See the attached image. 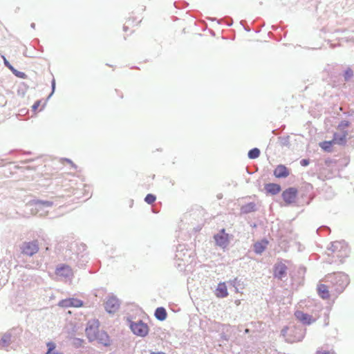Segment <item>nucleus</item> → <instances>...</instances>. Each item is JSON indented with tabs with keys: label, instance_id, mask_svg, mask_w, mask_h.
Wrapping results in <instances>:
<instances>
[{
	"label": "nucleus",
	"instance_id": "26",
	"mask_svg": "<svg viewBox=\"0 0 354 354\" xmlns=\"http://www.w3.org/2000/svg\"><path fill=\"white\" fill-rule=\"evenodd\" d=\"M353 75V71L351 68H348L344 73V77L346 81L350 80Z\"/></svg>",
	"mask_w": 354,
	"mask_h": 354
},
{
	"label": "nucleus",
	"instance_id": "20",
	"mask_svg": "<svg viewBox=\"0 0 354 354\" xmlns=\"http://www.w3.org/2000/svg\"><path fill=\"white\" fill-rule=\"evenodd\" d=\"M256 204L254 203H249L241 207V212L242 214H248L256 211Z\"/></svg>",
	"mask_w": 354,
	"mask_h": 354
},
{
	"label": "nucleus",
	"instance_id": "25",
	"mask_svg": "<svg viewBox=\"0 0 354 354\" xmlns=\"http://www.w3.org/2000/svg\"><path fill=\"white\" fill-rule=\"evenodd\" d=\"M260 156V150L257 148H254L249 151L248 157L250 159L257 158Z\"/></svg>",
	"mask_w": 354,
	"mask_h": 354
},
{
	"label": "nucleus",
	"instance_id": "11",
	"mask_svg": "<svg viewBox=\"0 0 354 354\" xmlns=\"http://www.w3.org/2000/svg\"><path fill=\"white\" fill-rule=\"evenodd\" d=\"M83 303L81 300L74 298H69L66 299H63L59 301V305L62 307H81Z\"/></svg>",
	"mask_w": 354,
	"mask_h": 354
},
{
	"label": "nucleus",
	"instance_id": "29",
	"mask_svg": "<svg viewBox=\"0 0 354 354\" xmlns=\"http://www.w3.org/2000/svg\"><path fill=\"white\" fill-rule=\"evenodd\" d=\"M10 71L18 77L24 78L26 77V74L24 73L18 71L14 67L12 68V70Z\"/></svg>",
	"mask_w": 354,
	"mask_h": 354
},
{
	"label": "nucleus",
	"instance_id": "21",
	"mask_svg": "<svg viewBox=\"0 0 354 354\" xmlns=\"http://www.w3.org/2000/svg\"><path fill=\"white\" fill-rule=\"evenodd\" d=\"M154 315L156 318L160 321L165 320L167 316V311L163 307L156 308Z\"/></svg>",
	"mask_w": 354,
	"mask_h": 354
},
{
	"label": "nucleus",
	"instance_id": "34",
	"mask_svg": "<svg viewBox=\"0 0 354 354\" xmlns=\"http://www.w3.org/2000/svg\"><path fill=\"white\" fill-rule=\"evenodd\" d=\"M10 340V335H4L2 338V341L6 343L7 342H9Z\"/></svg>",
	"mask_w": 354,
	"mask_h": 354
},
{
	"label": "nucleus",
	"instance_id": "18",
	"mask_svg": "<svg viewBox=\"0 0 354 354\" xmlns=\"http://www.w3.org/2000/svg\"><path fill=\"white\" fill-rule=\"evenodd\" d=\"M318 295L323 299H328L330 298V292L328 287L325 284H319L317 286Z\"/></svg>",
	"mask_w": 354,
	"mask_h": 354
},
{
	"label": "nucleus",
	"instance_id": "17",
	"mask_svg": "<svg viewBox=\"0 0 354 354\" xmlns=\"http://www.w3.org/2000/svg\"><path fill=\"white\" fill-rule=\"evenodd\" d=\"M95 341L104 346H109L111 343L109 335L104 331H100Z\"/></svg>",
	"mask_w": 354,
	"mask_h": 354
},
{
	"label": "nucleus",
	"instance_id": "16",
	"mask_svg": "<svg viewBox=\"0 0 354 354\" xmlns=\"http://www.w3.org/2000/svg\"><path fill=\"white\" fill-rule=\"evenodd\" d=\"M266 194L271 195H276L279 194L281 190V186L276 183H268L264 186Z\"/></svg>",
	"mask_w": 354,
	"mask_h": 354
},
{
	"label": "nucleus",
	"instance_id": "31",
	"mask_svg": "<svg viewBox=\"0 0 354 354\" xmlns=\"http://www.w3.org/2000/svg\"><path fill=\"white\" fill-rule=\"evenodd\" d=\"M41 102L39 100L36 101L34 104L32 106V111H36L37 109L39 107Z\"/></svg>",
	"mask_w": 354,
	"mask_h": 354
},
{
	"label": "nucleus",
	"instance_id": "23",
	"mask_svg": "<svg viewBox=\"0 0 354 354\" xmlns=\"http://www.w3.org/2000/svg\"><path fill=\"white\" fill-rule=\"evenodd\" d=\"M335 145L332 140L324 141L319 143L320 147L325 151L330 152L332 151V147Z\"/></svg>",
	"mask_w": 354,
	"mask_h": 354
},
{
	"label": "nucleus",
	"instance_id": "35",
	"mask_svg": "<svg viewBox=\"0 0 354 354\" xmlns=\"http://www.w3.org/2000/svg\"><path fill=\"white\" fill-rule=\"evenodd\" d=\"M241 301L240 299H236L234 301V304L236 305V306H239L241 304Z\"/></svg>",
	"mask_w": 354,
	"mask_h": 354
},
{
	"label": "nucleus",
	"instance_id": "22",
	"mask_svg": "<svg viewBox=\"0 0 354 354\" xmlns=\"http://www.w3.org/2000/svg\"><path fill=\"white\" fill-rule=\"evenodd\" d=\"M333 247H334L336 249L339 248V253H337L336 254V257L343 258L347 256L348 252L346 248L344 247V245L341 243H336L333 245Z\"/></svg>",
	"mask_w": 354,
	"mask_h": 354
},
{
	"label": "nucleus",
	"instance_id": "28",
	"mask_svg": "<svg viewBox=\"0 0 354 354\" xmlns=\"http://www.w3.org/2000/svg\"><path fill=\"white\" fill-rule=\"evenodd\" d=\"M34 203L36 205H44V206H46V207H50V206H52V205H53L52 202L43 201H35Z\"/></svg>",
	"mask_w": 354,
	"mask_h": 354
},
{
	"label": "nucleus",
	"instance_id": "33",
	"mask_svg": "<svg viewBox=\"0 0 354 354\" xmlns=\"http://www.w3.org/2000/svg\"><path fill=\"white\" fill-rule=\"evenodd\" d=\"M300 164L304 167L307 166L309 164V160L306 159H303L301 160Z\"/></svg>",
	"mask_w": 354,
	"mask_h": 354
},
{
	"label": "nucleus",
	"instance_id": "4",
	"mask_svg": "<svg viewBox=\"0 0 354 354\" xmlns=\"http://www.w3.org/2000/svg\"><path fill=\"white\" fill-rule=\"evenodd\" d=\"M298 190L295 187H289L285 189L281 194L286 205H290L296 201Z\"/></svg>",
	"mask_w": 354,
	"mask_h": 354
},
{
	"label": "nucleus",
	"instance_id": "2",
	"mask_svg": "<svg viewBox=\"0 0 354 354\" xmlns=\"http://www.w3.org/2000/svg\"><path fill=\"white\" fill-rule=\"evenodd\" d=\"M130 328L135 335L140 337L147 336L149 331L148 325L142 321L131 322Z\"/></svg>",
	"mask_w": 354,
	"mask_h": 354
},
{
	"label": "nucleus",
	"instance_id": "3",
	"mask_svg": "<svg viewBox=\"0 0 354 354\" xmlns=\"http://www.w3.org/2000/svg\"><path fill=\"white\" fill-rule=\"evenodd\" d=\"M39 243L37 240L29 241V242H24L21 247V252L27 256L31 257L39 251Z\"/></svg>",
	"mask_w": 354,
	"mask_h": 354
},
{
	"label": "nucleus",
	"instance_id": "14",
	"mask_svg": "<svg viewBox=\"0 0 354 354\" xmlns=\"http://www.w3.org/2000/svg\"><path fill=\"white\" fill-rule=\"evenodd\" d=\"M287 271V266L282 262L277 263L274 268V275L278 279L283 277Z\"/></svg>",
	"mask_w": 354,
	"mask_h": 354
},
{
	"label": "nucleus",
	"instance_id": "15",
	"mask_svg": "<svg viewBox=\"0 0 354 354\" xmlns=\"http://www.w3.org/2000/svg\"><path fill=\"white\" fill-rule=\"evenodd\" d=\"M290 174L289 169L283 165H279L274 170V175L276 178H286Z\"/></svg>",
	"mask_w": 354,
	"mask_h": 354
},
{
	"label": "nucleus",
	"instance_id": "8",
	"mask_svg": "<svg viewBox=\"0 0 354 354\" xmlns=\"http://www.w3.org/2000/svg\"><path fill=\"white\" fill-rule=\"evenodd\" d=\"M295 316L297 319L301 322L303 324L310 325L315 322V319H314L312 315L304 313L301 310H297L295 312Z\"/></svg>",
	"mask_w": 354,
	"mask_h": 354
},
{
	"label": "nucleus",
	"instance_id": "32",
	"mask_svg": "<svg viewBox=\"0 0 354 354\" xmlns=\"http://www.w3.org/2000/svg\"><path fill=\"white\" fill-rule=\"evenodd\" d=\"M4 61V64L10 69L12 70L13 66L7 61L4 56L2 57Z\"/></svg>",
	"mask_w": 354,
	"mask_h": 354
},
{
	"label": "nucleus",
	"instance_id": "37",
	"mask_svg": "<svg viewBox=\"0 0 354 354\" xmlns=\"http://www.w3.org/2000/svg\"><path fill=\"white\" fill-rule=\"evenodd\" d=\"M245 333H249V329H245Z\"/></svg>",
	"mask_w": 354,
	"mask_h": 354
},
{
	"label": "nucleus",
	"instance_id": "30",
	"mask_svg": "<svg viewBox=\"0 0 354 354\" xmlns=\"http://www.w3.org/2000/svg\"><path fill=\"white\" fill-rule=\"evenodd\" d=\"M315 354H335V353L333 350L326 351V350L320 349V350L317 351Z\"/></svg>",
	"mask_w": 354,
	"mask_h": 354
},
{
	"label": "nucleus",
	"instance_id": "5",
	"mask_svg": "<svg viewBox=\"0 0 354 354\" xmlns=\"http://www.w3.org/2000/svg\"><path fill=\"white\" fill-rule=\"evenodd\" d=\"M333 283L338 292H342L348 283V276L343 273L335 274Z\"/></svg>",
	"mask_w": 354,
	"mask_h": 354
},
{
	"label": "nucleus",
	"instance_id": "36",
	"mask_svg": "<svg viewBox=\"0 0 354 354\" xmlns=\"http://www.w3.org/2000/svg\"><path fill=\"white\" fill-rule=\"evenodd\" d=\"M151 354H165L164 353L159 352V353H152Z\"/></svg>",
	"mask_w": 354,
	"mask_h": 354
},
{
	"label": "nucleus",
	"instance_id": "38",
	"mask_svg": "<svg viewBox=\"0 0 354 354\" xmlns=\"http://www.w3.org/2000/svg\"><path fill=\"white\" fill-rule=\"evenodd\" d=\"M236 292H239V290H238V288H236Z\"/></svg>",
	"mask_w": 354,
	"mask_h": 354
},
{
	"label": "nucleus",
	"instance_id": "10",
	"mask_svg": "<svg viewBox=\"0 0 354 354\" xmlns=\"http://www.w3.org/2000/svg\"><path fill=\"white\" fill-rule=\"evenodd\" d=\"M140 20H137L134 17H129L126 21L123 26L124 32H133L136 26L140 24Z\"/></svg>",
	"mask_w": 354,
	"mask_h": 354
},
{
	"label": "nucleus",
	"instance_id": "19",
	"mask_svg": "<svg viewBox=\"0 0 354 354\" xmlns=\"http://www.w3.org/2000/svg\"><path fill=\"white\" fill-rule=\"evenodd\" d=\"M268 241L267 240H261L254 244V250L257 254H261L267 248Z\"/></svg>",
	"mask_w": 354,
	"mask_h": 354
},
{
	"label": "nucleus",
	"instance_id": "9",
	"mask_svg": "<svg viewBox=\"0 0 354 354\" xmlns=\"http://www.w3.org/2000/svg\"><path fill=\"white\" fill-rule=\"evenodd\" d=\"M106 310L109 313H115L120 307V302L118 299L115 297L109 298L104 304Z\"/></svg>",
	"mask_w": 354,
	"mask_h": 354
},
{
	"label": "nucleus",
	"instance_id": "13",
	"mask_svg": "<svg viewBox=\"0 0 354 354\" xmlns=\"http://www.w3.org/2000/svg\"><path fill=\"white\" fill-rule=\"evenodd\" d=\"M55 274L57 276L68 277L73 275V270L69 266L64 264L57 268Z\"/></svg>",
	"mask_w": 354,
	"mask_h": 354
},
{
	"label": "nucleus",
	"instance_id": "6",
	"mask_svg": "<svg viewBox=\"0 0 354 354\" xmlns=\"http://www.w3.org/2000/svg\"><path fill=\"white\" fill-rule=\"evenodd\" d=\"M100 330L97 322L89 324L86 328V334L90 342H95Z\"/></svg>",
	"mask_w": 354,
	"mask_h": 354
},
{
	"label": "nucleus",
	"instance_id": "7",
	"mask_svg": "<svg viewBox=\"0 0 354 354\" xmlns=\"http://www.w3.org/2000/svg\"><path fill=\"white\" fill-rule=\"evenodd\" d=\"M214 240L218 246L225 248L229 243L228 234H226L225 230L223 229L218 234L214 236Z\"/></svg>",
	"mask_w": 354,
	"mask_h": 354
},
{
	"label": "nucleus",
	"instance_id": "27",
	"mask_svg": "<svg viewBox=\"0 0 354 354\" xmlns=\"http://www.w3.org/2000/svg\"><path fill=\"white\" fill-rule=\"evenodd\" d=\"M156 199V196L151 194H148L145 198V201L148 204H152L153 203L155 202Z\"/></svg>",
	"mask_w": 354,
	"mask_h": 354
},
{
	"label": "nucleus",
	"instance_id": "1",
	"mask_svg": "<svg viewBox=\"0 0 354 354\" xmlns=\"http://www.w3.org/2000/svg\"><path fill=\"white\" fill-rule=\"evenodd\" d=\"M349 126L348 121H342L337 127V131L334 133L333 142L336 145H344L346 142L348 131L345 130Z\"/></svg>",
	"mask_w": 354,
	"mask_h": 354
},
{
	"label": "nucleus",
	"instance_id": "24",
	"mask_svg": "<svg viewBox=\"0 0 354 354\" xmlns=\"http://www.w3.org/2000/svg\"><path fill=\"white\" fill-rule=\"evenodd\" d=\"M48 351L46 354H64L62 352L56 351V345L54 342H50L46 344Z\"/></svg>",
	"mask_w": 354,
	"mask_h": 354
},
{
	"label": "nucleus",
	"instance_id": "12",
	"mask_svg": "<svg viewBox=\"0 0 354 354\" xmlns=\"http://www.w3.org/2000/svg\"><path fill=\"white\" fill-rule=\"evenodd\" d=\"M214 294L217 298H225L228 296V290L225 282L218 283Z\"/></svg>",
	"mask_w": 354,
	"mask_h": 354
}]
</instances>
